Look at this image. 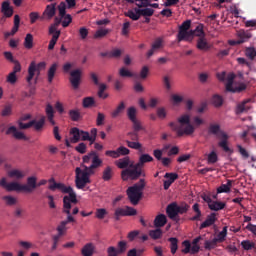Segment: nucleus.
Wrapping results in <instances>:
<instances>
[{"label": "nucleus", "mask_w": 256, "mask_h": 256, "mask_svg": "<svg viewBox=\"0 0 256 256\" xmlns=\"http://www.w3.org/2000/svg\"><path fill=\"white\" fill-rule=\"evenodd\" d=\"M45 113H46L47 119L51 117H55V109H53V106L51 104L46 105Z\"/></svg>", "instance_id": "nucleus-58"}, {"label": "nucleus", "mask_w": 256, "mask_h": 256, "mask_svg": "<svg viewBox=\"0 0 256 256\" xmlns=\"http://www.w3.org/2000/svg\"><path fill=\"white\" fill-rule=\"evenodd\" d=\"M212 104L214 107H221V105H223V97L219 94H215L212 97Z\"/></svg>", "instance_id": "nucleus-49"}, {"label": "nucleus", "mask_w": 256, "mask_h": 256, "mask_svg": "<svg viewBox=\"0 0 256 256\" xmlns=\"http://www.w3.org/2000/svg\"><path fill=\"white\" fill-rule=\"evenodd\" d=\"M58 11H59V17L63 19L67 15V6L65 5V2H61L60 5L58 6Z\"/></svg>", "instance_id": "nucleus-57"}, {"label": "nucleus", "mask_w": 256, "mask_h": 256, "mask_svg": "<svg viewBox=\"0 0 256 256\" xmlns=\"http://www.w3.org/2000/svg\"><path fill=\"white\" fill-rule=\"evenodd\" d=\"M164 183H163V187H164V190L167 191L169 189V187H171V185H173V183H175V181H177V179H179V174L177 173H169L167 172L165 175H164Z\"/></svg>", "instance_id": "nucleus-16"}, {"label": "nucleus", "mask_w": 256, "mask_h": 256, "mask_svg": "<svg viewBox=\"0 0 256 256\" xmlns=\"http://www.w3.org/2000/svg\"><path fill=\"white\" fill-rule=\"evenodd\" d=\"M73 23V17L71 14H67L66 16L62 17V27L66 29L69 25Z\"/></svg>", "instance_id": "nucleus-51"}, {"label": "nucleus", "mask_w": 256, "mask_h": 256, "mask_svg": "<svg viewBox=\"0 0 256 256\" xmlns=\"http://www.w3.org/2000/svg\"><path fill=\"white\" fill-rule=\"evenodd\" d=\"M0 187L5 189L9 193L16 191V193H33L37 188L36 176H29L26 180V184H19V182H7V178L0 180Z\"/></svg>", "instance_id": "nucleus-3"}, {"label": "nucleus", "mask_w": 256, "mask_h": 256, "mask_svg": "<svg viewBox=\"0 0 256 256\" xmlns=\"http://www.w3.org/2000/svg\"><path fill=\"white\" fill-rule=\"evenodd\" d=\"M126 145H128L130 149H135L136 151H139V153H143V144H141L139 141L134 142L126 140Z\"/></svg>", "instance_id": "nucleus-35"}, {"label": "nucleus", "mask_w": 256, "mask_h": 256, "mask_svg": "<svg viewBox=\"0 0 256 256\" xmlns=\"http://www.w3.org/2000/svg\"><path fill=\"white\" fill-rule=\"evenodd\" d=\"M113 175H115L113 167L107 166L102 172V179L103 181H111V179H113Z\"/></svg>", "instance_id": "nucleus-29"}, {"label": "nucleus", "mask_w": 256, "mask_h": 256, "mask_svg": "<svg viewBox=\"0 0 256 256\" xmlns=\"http://www.w3.org/2000/svg\"><path fill=\"white\" fill-rule=\"evenodd\" d=\"M85 134H87V131L81 130L77 127H73L70 129V143H79L80 141H83V137H85Z\"/></svg>", "instance_id": "nucleus-15"}, {"label": "nucleus", "mask_w": 256, "mask_h": 256, "mask_svg": "<svg viewBox=\"0 0 256 256\" xmlns=\"http://www.w3.org/2000/svg\"><path fill=\"white\" fill-rule=\"evenodd\" d=\"M57 231L59 233V235H65V233H67V222H60V224L57 227Z\"/></svg>", "instance_id": "nucleus-59"}, {"label": "nucleus", "mask_w": 256, "mask_h": 256, "mask_svg": "<svg viewBox=\"0 0 256 256\" xmlns=\"http://www.w3.org/2000/svg\"><path fill=\"white\" fill-rule=\"evenodd\" d=\"M117 251L119 252L120 255H122V253H125V251H127V242L125 241L118 242Z\"/></svg>", "instance_id": "nucleus-63"}, {"label": "nucleus", "mask_w": 256, "mask_h": 256, "mask_svg": "<svg viewBox=\"0 0 256 256\" xmlns=\"http://www.w3.org/2000/svg\"><path fill=\"white\" fill-rule=\"evenodd\" d=\"M125 111V102H120L115 110L111 112L112 119H117Z\"/></svg>", "instance_id": "nucleus-31"}, {"label": "nucleus", "mask_w": 256, "mask_h": 256, "mask_svg": "<svg viewBox=\"0 0 256 256\" xmlns=\"http://www.w3.org/2000/svg\"><path fill=\"white\" fill-rule=\"evenodd\" d=\"M137 11H139V8H134V10H129L125 13V16L132 19V21H139V19H141V16Z\"/></svg>", "instance_id": "nucleus-38"}, {"label": "nucleus", "mask_w": 256, "mask_h": 256, "mask_svg": "<svg viewBox=\"0 0 256 256\" xmlns=\"http://www.w3.org/2000/svg\"><path fill=\"white\" fill-rule=\"evenodd\" d=\"M48 183H52L48 186V189L50 191H56V189H58V191H61V193H64L65 195H71V193H75V190H73V187L66 186L63 183H57L55 181V178H50L48 180Z\"/></svg>", "instance_id": "nucleus-9"}, {"label": "nucleus", "mask_w": 256, "mask_h": 256, "mask_svg": "<svg viewBox=\"0 0 256 256\" xmlns=\"http://www.w3.org/2000/svg\"><path fill=\"white\" fill-rule=\"evenodd\" d=\"M57 15V4H48L40 17V21H51Z\"/></svg>", "instance_id": "nucleus-11"}, {"label": "nucleus", "mask_w": 256, "mask_h": 256, "mask_svg": "<svg viewBox=\"0 0 256 256\" xmlns=\"http://www.w3.org/2000/svg\"><path fill=\"white\" fill-rule=\"evenodd\" d=\"M159 49H163V38L158 37L152 43L151 49L147 53L148 59L155 55V51H159Z\"/></svg>", "instance_id": "nucleus-17"}, {"label": "nucleus", "mask_w": 256, "mask_h": 256, "mask_svg": "<svg viewBox=\"0 0 256 256\" xmlns=\"http://www.w3.org/2000/svg\"><path fill=\"white\" fill-rule=\"evenodd\" d=\"M237 35H238V37L240 39L238 41V43H245V42L249 41V39H251V37H253L251 32L245 31V30L238 31Z\"/></svg>", "instance_id": "nucleus-30"}, {"label": "nucleus", "mask_w": 256, "mask_h": 256, "mask_svg": "<svg viewBox=\"0 0 256 256\" xmlns=\"http://www.w3.org/2000/svg\"><path fill=\"white\" fill-rule=\"evenodd\" d=\"M82 105H83L84 109H89V107H93V105H95V98L85 97L83 99Z\"/></svg>", "instance_id": "nucleus-48"}, {"label": "nucleus", "mask_w": 256, "mask_h": 256, "mask_svg": "<svg viewBox=\"0 0 256 256\" xmlns=\"http://www.w3.org/2000/svg\"><path fill=\"white\" fill-rule=\"evenodd\" d=\"M251 102L250 99L244 100L242 103L237 105L236 113L237 115H240L241 113H247L251 109V106L249 103Z\"/></svg>", "instance_id": "nucleus-21"}, {"label": "nucleus", "mask_w": 256, "mask_h": 256, "mask_svg": "<svg viewBox=\"0 0 256 256\" xmlns=\"http://www.w3.org/2000/svg\"><path fill=\"white\" fill-rule=\"evenodd\" d=\"M218 243H223L227 239V226H224L222 231L214 238Z\"/></svg>", "instance_id": "nucleus-43"}, {"label": "nucleus", "mask_w": 256, "mask_h": 256, "mask_svg": "<svg viewBox=\"0 0 256 256\" xmlns=\"http://www.w3.org/2000/svg\"><path fill=\"white\" fill-rule=\"evenodd\" d=\"M21 24V18L19 17V15H15L14 16V26L11 30V35H15V33H17V31H19V25Z\"/></svg>", "instance_id": "nucleus-47"}, {"label": "nucleus", "mask_w": 256, "mask_h": 256, "mask_svg": "<svg viewBox=\"0 0 256 256\" xmlns=\"http://www.w3.org/2000/svg\"><path fill=\"white\" fill-rule=\"evenodd\" d=\"M41 68H45V62H40L37 64H35V62H31L29 67H28V76L26 78L27 83L31 84V81H33V77H35V72L38 71Z\"/></svg>", "instance_id": "nucleus-14"}, {"label": "nucleus", "mask_w": 256, "mask_h": 256, "mask_svg": "<svg viewBox=\"0 0 256 256\" xmlns=\"http://www.w3.org/2000/svg\"><path fill=\"white\" fill-rule=\"evenodd\" d=\"M241 246L245 251H251V249L255 248V243L249 241V240H243L241 242Z\"/></svg>", "instance_id": "nucleus-54"}, {"label": "nucleus", "mask_w": 256, "mask_h": 256, "mask_svg": "<svg viewBox=\"0 0 256 256\" xmlns=\"http://www.w3.org/2000/svg\"><path fill=\"white\" fill-rule=\"evenodd\" d=\"M119 76L120 77H135V74H133L131 71H129V69H127L126 67H122L119 70Z\"/></svg>", "instance_id": "nucleus-52"}, {"label": "nucleus", "mask_w": 256, "mask_h": 256, "mask_svg": "<svg viewBox=\"0 0 256 256\" xmlns=\"http://www.w3.org/2000/svg\"><path fill=\"white\" fill-rule=\"evenodd\" d=\"M191 29V20L184 21L180 26L177 34V41L181 43V41H188L191 43L194 37H205V30L203 24H199L194 30Z\"/></svg>", "instance_id": "nucleus-4"}, {"label": "nucleus", "mask_w": 256, "mask_h": 256, "mask_svg": "<svg viewBox=\"0 0 256 256\" xmlns=\"http://www.w3.org/2000/svg\"><path fill=\"white\" fill-rule=\"evenodd\" d=\"M1 13L6 17H13V7L9 1H4L1 6Z\"/></svg>", "instance_id": "nucleus-20"}, {"label": "nucleus", "mask_w": 256, "mask_h": 256, "mask_svg": "<svg viewBox=\"0 0 256 256\" xmlns=\"http://www.w3.org/2000/svg\"><path fill=\"white\" fill-rule=\"evenodd\" d=\"M137 12L140 14V17H153L155 10L153 8H144L141 9L138 7Z\"/></svg>", "instance_id": "nucleus-39"}, {"label": "nucleus", "mask_w": 256, "mask_h": 256, "mask_svg": "<svg viewBox=\"0 0 256 256\" xmlns=\"http://www.w3.org/2000/svg\"><path fill=\"white\" fill-rule=\"evenodd\" d=\"M219 139H222L218 143L219 147H221L223 149V151H225V153H229V151H231V148H229V146L227 145V141L229 139V135L226 134V138L225 137H220Z\"/></svg>", "instance_id": "nucleus-42"}, {"label": "nucleus", "mask_w": 256, "mask_h": 256, "mask_svg": "<svg viewBox=\"0 0 256 256\" xmlns=\"http://www.w3.org/2000/svg\"><path fill=\"white\" fill-rule=\"evenodd\" d=\"M3 201H5L6 205L13 206L17 205V198L13 196H3Z\"/></svg>", "instance_id": "nucleus-56"}, {"label": "nucleus", "mask_w": 256, "mask_h": 256, "mask_svg": "<svg viewBox=\"0 0 256 256\" xmlns=\"http://www.w3.org/2000/svg\"><path fill=\"white\" fill-rule=\"evenodd\" d=\"M107 91V85L105 83L98 84V97L99 99H107L109 94L105 93Z\"/></svg>", "instance_id": "nucleus-36"}, {"label": "nucleus", "mask_w": 256, "mask_h": 256, "mask_svg": "<svg viewBox=\"0 0 256 256\" xmlns=\"http://www.w3.org/2000/svg\"><path fill=\"white\" fill-rule=\"evenodd\" d=\"M116 167H118V169H131V160L129 159V157H124L122 159H119L116 162Z\"/></svg>", "instance_id": "nucleus-26"}, {"label": "nucleus", "mask_w": 256, "mask_h": 256, "mask_svg": "<svg viewBox=\"0 0 256 256\" xmlns=\"http://www.w3.org/2000/svg\"><path fill=\"white\" fill-rule=\"evenodd\" d=\"M83 75V72L81 69H75L70 72V78L69 81L73 87V89H79V86L81 85V76Z\"/></svg>", "instance_id": "nucleus-12"}, {"label": "nucleus", "mask_w": 256, "mask_h": 256, "mask_svg": "<svg viewBox=\"0 0 256 256\" xmlns=\"http://www.w3.org/2000/svg\"><path fill=\"white\" fill-rule=\"evenodd\" d=\"M68 115L71 119V121L79 122L81 119H83V115H81V110L79 109H71L68 112Z\"/></svg>", "instance_id": "nucleus-28"}, {"label": "nucleus", "mask_w": 256, "mask_h": 256, "mask_svg": "<svg viewBox=\"0 0 256 256\" xmlns=\"http://www.w3.org/2000/svg\"><path fill=\"white\" fill-rule=\"evenodd\" d=\"M95 253V245L93 243H87L81 249V254L83 256H93Z\"/></svg>", "instance_id": "nucleus-27"}, {"label": "nucleus", "mask_w": 256, "mask_h": 256, "mask_svg": "<svg viewBox=\"0 0 256 256\" xmlns=\"http://www.w3.org/2000/svg\"><path fill=\"white\" fill-rule=\"evenodd\" d=\"M82 169L77 167L75 169V185L77 189H85L91 183V175H95V171L103 165V160L99 158L97 152L92 151L88 155L83 156Z\"/></svg>", "instance_id": "nucleus-1"}, {"label": "nucleus", "mask_w": 256, "mask_h": 256, "mask_svg": "<svg viewBox=\"0 0 256 256\" xmlns=\"http://www.w3.org/2000/svg\"><path fill=\"white\" fill-rule=\"evenodd\" d=\"M153 156L149 154H141L138 160V163L133 164L131 163L130 169L122 170L121 172V179L123 181H137L139 177H147V173L143 170L145 167V163H152Z\"/></svg>", "instance_id": "nucleus-2"}, {"label": "nucleus", "mask_w": 256, "mask_h": 256, "mask_svg": "<svg viewBox=\"0 0 256 256\" xmlns=\"http://www.w3.org/2000/svg\"><path fill=\"white\" fill-rule=\"evenodd\" d=\"M143 189H145V179H140L139 184L128 187L126 193L132 205H139V201L143 197Z\"/></svg>", "instance_id": "nucleus-7"}, {"label": "nucleus", "mask_w": 256, "mask_h": 256, "mask_svg": "<svg viewBox=\"0 0 256 256\" xmlns=\"http://www.w3.org/2000/svg\"><path fill=\"white\" fill-rule=\"evenodd\" d=\"M57 67L59 64L54 63L50 66L48 70V83H53V79H55V73H57Z\"/></svg>", "instance_id": "nucleus-37"}, {"label": "nucleus", "mask_w": 256, "mask_h": 256, "mask_svg": "<svg viewBox=\"0 0 256 256\" xmlns=\"http://www.w3.org/2000/svg\"><path fill=\"white\" fill-rule=\"evenodd\" d=\"M135 215H137V210L135 208L124 206L115 209L114 219L115 221H119L121 217H133Z\"/></svg>", "instance_id": "nucleus-10"}, {"label": "nucleus", "mask_w": 256, "mask_h": 256, "mask_svg": "<svg viewBox=\"0 0 256 256\" xmlns=\"http://www.w3.org/2000/svg\"><path fill=\"white\" fill-rule=\"evenodd\" d=\"M245 55L246 57H248V59H250L251 61H253L256 57V50L254 47H248L245 50Z\"/></svg>", "instance_id": "nucleus-50"}, {"label": "nucleus", "mask_w": 256, "mask_h": 256, "mask_svg": "<svg viewBox=\"0 0 256 256\" xmlns=\"http://www.w3.org/2000/svg\"><path fill=\"white\" fill-rule=\"evenodd\" d=\"M133 125L134 132L139 133V131H143V125H141V122L136 119L131 122Z\"/></svg>", "instance_id": "nucleus-62"}, {"label": "nucleus", "mask_w": 256, "mask_h": 256, "mask_svg": "<svg viewBox=\"0 0 256 256\" xmlns=\"http://www.w3.org/2000/svg\"><path fill=\"white\" fill-rule=\"evenodd\" d=\"M233 187V181L227 180L226 184H222L217 188V193H231V188Z\"/></svg>", "instance_id": "nucleus-32"}, {"label": "nucleus", "mask_w": 256, "mask_h": 256, "mask_svg": "<svg viewBox=\"0 0 256 256\" xmlns=\"http://www.w3.org/2000/svg\"><path fill=\"white\" fill-rule=\"evenodd\" d=\"M167 225V216L165 214H159L154 219V227L160 228L165 227Z\"/></svg>", "instance_id": "nucleus-24"}, {"label": "nucleus", "mask_w": 256, "mask_h": 256, "mask_svg": "<svg viewBox=\"0 0 256 256\" xmlns=\"http://www.w3.org/2000/svg\"><path fill=\"white\" fill-rule=\"evenodd\" d=\"M6 135H13L15 139L27 141V136L23 132L17 131V127L11 126L7 129Z\"/></svg>", "instance_id": "nucleus-18"}, {"label": "nucleus", "mask_w": 256, "mask_h": 256, "mask_svg": "<svg viewBox=\"0 0 256 256\" xmlns=\"http://www.w3.org/2000/svg\"><path fill=\"white\" fill-rule=\"evenodd\" d=\"M226 206L227 204L225 202L213 201L208 208L210 211H222Z\"/></svg>", "instance_id": "nucleus-34"}, {"label": "nucleus", "mask_w": 256, "mask_h": 256, "mask_svg": "<svg viewBox=\"0 0 256 256\" xmlns=\"http://www.w3.org/2000/svg\"><path fill=\"white\" fill-rule=\"evenodd\" d=\"M168 241L170 242L171 253L172 255H175L177 253V249H179V240H177L175 237H171L168 239Z\"/></svg>", "instance_id": "nucleus-40"}, {"label": "nucleus", "mask_w": 256, "mask_h": 256, "mask_svg": "<svg viewBox=\"0 0 256 256\" xmlns=\"http://www.w3.org/2000/svg\"><path fill=\"white\" fill-rule=\"evenodd\" d=\"M8 177L11 179H16L17 181H21V179H24L25 177V172L19 169H12L8 172Z\"/></svg>", "instance_id": "nucleus-25"}, {"label": "nucleus", "mask_w": 256, "mask_h": 256, "mask_svg": "<svg viewBox=\"0 0 256 256\" xmlns=\"http://www.w3.org/2000/svg\"><path fill=\"white\" fill-rule=\"evenodd\" d=\"M166 213L170 219H175L179 215L177 210V203H171L166 208Z\"/></svg>", "instance_id": "nucleus-23"}, {"label": "nucleus", "mask_w": 256, "mask_h": 256, "mask_svg": "<svg viewBox=\"0 0 256 256\" xmlns=\"http://www.w3.org/2000/svg\"><path fill=\"white\" fill-rule=\"evenodd\" d=\"M196 47L199 49V51H209V49H211V45H209V42H207V38H205V36L197 40Z\"/></svg>", "instance_id": "nucleus-22"}, {"label": "nucleus", "mask_w": 256, "mask_h": 256, "mask_svg": "<svg viewBox=\"0 0 256 256\" xmlns=\"http://www.w3.org/2000/svg\"><path fill=\"white\" fill-rule=\"evenodd\" d=\"M127 117L132 122L137 120V108L131 106L127 109Z\"/></svg>", "instance_id": "nucleus-44"}, {"label": "nucleus", "mask_w": 256, "mask_h": 256, "mask_svg": "<svg viewBox=\"0 0 256 256\" xmlns=\"http://www.w3.org/2000/svg\"><path fill=\"white\" fill-rule=\"evenodd\" d=\"M109 33V29H99L94 34V39H103V37L107 36Z\"/></svg>", "instance_id": "nucleus-55"}, {"label": "nucleus", "mask_w": 256, "mask_h": 256, "mask_svg": "<svg viewBox=\"0 0 256 256\" xmlns=\"http://www.w3.org/2000/svg\"><path fill=\"white\" fill-rule=\"evenodd\" d=\"M177 122H170L169 127L172 131L176 132L177 137H185L193 135L195 133V126L191 124V116L189 114H183L177 118Z\"/></svg>", "instance_id": "nucleus-5"}, {"label": "nucleus", "mask_w": 256, "mask_h": 256, "mask_svg": "<svg viewBox=\"0 0 256 256\" xmlns=\"http://www.w3.org/2000/svg\"><path fill=\"white\" fill-rule=\"evenodd\" d=\"M45 121H46V117L41 116L39 121L32 120L30 122L33 123L32 127H34L35 131H41V129H43V127H45Z\"/></svg>", "instance_id": "nucleus-33"}, {"label": "nucleus", "mask_w": 256, "mask_h": 256, "mask_svg": "<svg viewBox=\"0 0 256 256\" xmlns=\"http://www.w3.org/2000/svg\"><path fill=\"white\" fill-rule=\"evenodd\" d=\"M107 254H108V256H119L120 255L117 248H115L114 246H110L107 248Z\"/></svg>", "instance_id": "nucleus-64"}, {"label": "nucleus", "mask_w": 256, "mask_h": 256, "mask_svg": "<svg viewBox=\"0 0 256 256\" xmlns=\"http://www.w3.org/2000/svg\"><path fill=\"white\" fill-rule=\"evenodd\" d=\"M12 114H13V105L6 104L1 111V116L2 117H10V115H12Z\"/></svg>", "instance_id": "nucleus-46"}, {"label": "nucleus", "mask_w": 256, "mask_h": 256, "mask_svg": "<svg viewBox=\"0 0 256 256\" xmlns=\"http://www.w3.org/2000/svg\"><path fill=\"white\" fill-rule=\"evenodd\" d=\"M208 133L209 135H214L218 139H220V137L227 138V133L221 130V124L219 123H210L208 126Z\"/></svg>", "instance_id": "nucleus-13"}, {"label": "nucleus", "mask_w": 256, "mask_h": 256, "mask_svg": "<svg viewBox=\"0 0 256 256\" xmlns=\"http://www.w3.org/2000/svg\"><path fill=\"white\" fill-rule=\"evenodd\" d=\"M233 81H235V74H229L226 78V91L229 93H241V91H245L247 89V86L243 83L236 86L233 84Z\"/></svg>", "instance_id": "nucleus-8"}, {"label": "nucleus", "mask_w": 256, "mask_h": 256, "mask_svg": "<svg viewBox=\"0 0 256 256\" xmlns=\"http://www.w3.org/2000/svg\"><path fill=\"white\" fill-rule=\"evenodd\" d=\"M218 243L219 242L215 238L210 240V241H206L205 244H204L205 249H208L209 251H211V249H215V247H217Z\"/></svg>", "instance_id": "nucleus-60"}, {"label": "nucleus", "mask_w": 256, "mask_h": 256, "mask_svg": "<svg viewBox=\"0 0 256 256\" xmlns=\"http://www.w3.org/2000/svg\"><path fill=\"white\" fill-rule=\"evenodd\" d=\"M178 215H183L189 211V205L187 203H183L181 205H177Z\"/></svg>", "instance_id": "nucleus-61"}, {"label": "nucleus", "mask_w": 256, "mask_h": 256, "mask_svg": "<svg viewBox=\"0 0 256 256\" xmlns=\"http://www.w3.org/2000/svg\"><path fill=\"white\" fill-rule=\"evenodd\" d=\"M96 125L97 127H103V125H105V115L103 114V112L97 113Z\"/></svg>", "instance_id": "nucleus-53"}, {"label": "nucleus", "mask_w": 256, "mask_h": 256, "mask_svg": "<svg viewBox=\"0 0 256 256\" xmlns=\"http://www.w3.org/2000/svg\"><path fill=\"white\" fill-rule=\"evenodd\" d=\"M149 236L151 237V239H154V241H157V239H161V237H163V230H161V228L150 230Z\"/></svg>", "instance_id": "nucleus-41"}, {"label": "nucleus", "mask_w": 256, "mask_h": 256, "mask_svg": "<svg viewBox=\"0 0 256 256\" xmlns=\"http://www.w3.org/2000/svg\"><path fill=\"white\" fill-rule=\"evenodd\" d=\"M25 49H33V34L28 33L24 39Z\"/></svg>", "instance_id": "nucleus-45"}, {"label": "nucleus", "mask_w": 256, "mask_h": 256, "mask_svg": "<svg viewBox=\"0 0 256 256\" xmlns=\"http://www.w3.org/2000/svg\"><path fill=\"white\" fill-rule=\"evenodd\" d=\"M79 203V200H77V193L71 192L70 195H65L63 197V208L62 211L67 215V219L64 220V223L66 225H69V223H75V218L71 215V208L73 205H77Z\"/></svg>", "instance_id": "nucleus-6"}, {"label": "nucleus", "mask_w": 256, "mask_h": 256, "mask_svg": "<svg viewBox=\"0 0 256 256\" xmlns=\"http://www.w3.org/2000/svg\"><path fill=\"white\" fill-rule=\"evenodd\" d=\"M215 221H217V214L212 212L206 218V220L200 225V229H207V227H211L215 225Z\"/></svg>", "instance_id": "nucleus-19"}]
</instances>
